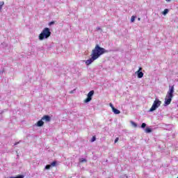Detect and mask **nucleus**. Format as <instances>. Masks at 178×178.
<instances>
[{
	"mask_svg": "<svg viewBox=\"0 0 178 178\" xmlns=\"http://www.w3.org/2000/svg\"><path fill=\"white\" fill-rule=\"evenodd\" d=\"M106 52H108V51L104 49V47H101L99 45L96 44L95 48L92 50L90 58L85 61L86 65L90 66L92 62L97 60L101 55H104V54H106Z\"/></svg>",
	"mask_w": 178,
	"mask_h": 178,
	"instance_id": "nucleus-1",
	"label": "nucleus"
},
{
	"mask_svg": "<svg viewBox=\"0 0 178 178\" xmlns=\"http://www.w3.org/2000/svg\"><path fill=\"white\" fill-rule=\"evenodd\" d=\"M175 92V86H172L170 87L169 90L167 92V95L165 98L164 106H168V105H170V102H172V98H173V93Z\"/></svg>",
	"mask_w": 178,
	"mask_h": 178,
	"instance_id": "nucleus-2",
	"label": "nucleus"
},
{
	"mask_svg": "<svg viewBox=\"0 0 178 178\" xmlns=\"http://www.w3.org/2000/svg\"><path fill=\"white\" fill-rule=\"evenodd\" d=\"M49 37H51V31L49 29V28H44L39 35V40L42 41V40H44V38H49Z\"/></svg>",
	"mask_w": 178,
	"mask_h": 178,
	"instance_id": "nucleus-3",
	"label": "nucleus"
},
{
	"mask_svg": "<svg viewBox=\"0 0 178 178\" xmlns=\"http://www.w3.org/2000/svg\"><path fill=\"white\" fill-rule=\"evenodd\" d=\"M161 104H162V102L156 99V100H154L152 107L149 109V111L154 112V111H156L157 108H159V106H161Z\"/></svg>",
	"mask_w": 178,
	"mask_h": 178,
	"instance_id": "nucleus-4",
	"label": "nucleus"
},
{
	"mask_svg": "<svg viewBox=\"0 0 178 178\" xmlns=\"http://www.w3.org/2000/svg\"><path fill=\"white\" fill-rule=\"evenodd\" d=\"M92 95H94V90H91L88 93V97L84 100L85 104H87L92 99Z\"/></svg>",
	"mask_w": 178,
	"mask_h": 178,
	"instance_id": "nucleus-5",
	"label": "nucleus"
},
{
	"mask_svg": "<svg viewBox=\"0 0 178 178\" xmlns=\"http://www.w3.org/2000/svg\"><path fill=\"white\" fill-rule=\"evenodd\" d=\"M110 106H111L113 112L115 115H119V113H120V111L118 110V108H115V106H113V104H112V103H110Z\"/></svg>",
	"mask_w": 178,
	"mask_h": 178,
	"instance_id": "nucleus-6",
	"label": "nucleus"
},
{
	"mask_svg": "<svg viewBox=\"0 0 178 178\" xmlns=\"http://www.w3.org/2000/svg\"><path fill=\"white\" fill-rule=\"evenodd\" d=\"M42 120H44V122H51V117H49V115H44L42 118Z\"/></svg>",
	"mask_w": 178,
	"mask_h": 178,
	"instance_id": "nucleus-7",
	"label": "nucleus"
},
{
	"mask_svg": "<svg viewBox=\"0 0 178 178\" xmlns=\"http://www.w3.org/2000/svg\"><path fill=\"white\" fill-rule=\"evenodd\" d=\"M136 73L138 74V79H142V77H144V73H143V72L137 71Z\"/></svg>",
	"mask_w": 178,
	"mask_h": 178,
	"instance_id": "nucleus-8",
	"label": "nucleus"
},
{
	"mask_svg": "<svg viewBox=\"0 0 178 178\" xmlns=\"http://www.w3.org/2000/svg\"><path fill=\"white\" fill-rule=\"evenodd\" d=\"M37 126L38 127H42V126H44V121H42V119L37 122Z\"/></svg>",
	"mask_w": 178,
	"mask_h": 178,
	"instance_id": "nucleus-9",
	"label": "nucleus"
},
{
	"mask_svg": "<svg viewBox=\"0 0 178 178\" xmlns=\"http://www.w3.org/2000/svg\"><path fill=\"white\" fill-rule=\"evenodd\" d=\"M168 13H169V10L168 8H165L163 11V15H164V16L165 15H168Z\"/></svg>",
	"mask_w": 178,
	"mask_h": 178,
	"instance_id": "nucleus-10",
	"label": "nucleus"
},
{
	"mask_svg": "<svg viewBox=\"0 0 178 178\" xmlns=\"http://www.w3.org/2000/svg\"><path fill=\"white\" fill-rule=\"evenodd\" d=\"M152 131V129H151V128L149 127H147L145 129V133H151Z\"/></svg>",
	"mask_w": 178,
	"mask_h": 178,
	"instance_id": "nucleus-11",
	"label": "nucleus"
},
{
	"mask_svg": "<svg viewBox=\"0 0 178 178\" xmlns=\"http://www.w3.org/2000/svg\"><path fill=\"white\" fill-rule=\"evenodd\" d=\"M134 20H136V16L133 15V16L131 17V23H134Z\"/></svg>",
	"mask_w": 178,
	"mask_h": 178,
	"instance_id": "nucleus-12",
	"label": "nucleus"
},
{
	"mask_svg": "<svg viewBox=\"0 0 178 178\" xmlns=\"http://www.w3.org/2000/svg\"><path fill=\"white\" fill-rule=\"evenodd\" d=\"M131 124H132V126H134V127H137V124L133 121H131Z\"/></svg>",
	"mask_w": 178,
	"mask_h": 178,
	"instance_id": "nucleus-13",
	"label": "nucleus"
},
{
	"mask_svg": "<svg viewBox=\"0 0 178 178\" xmlns=\"http://www.w3.org/2000/svg\"><path fill=\"white\" fill-rule=\"evenodd\" d=\"M97 140V138L95 136H92V139L90 140V143H94Z\"/></svg>",
	"mask_w": 178,
	"mask_h": 178,
	"instance_id": "nucleus-14",
	"label": "nucleus"
},
{
	"mask_svg": "<svg viewBox=\"0 0 178 178\" xmlns=\"http://www.w3.org/2000/svg\"><path fill=\"white\" fill-rule=\"evenodd\" d=\"M50 165H51V166H53V167L56 166V161H53V162L51 163Z\"/></svg>",
	"mask_w": 178,
	"mask_h": 178,
	"instance_id": "nucleus-15",
	"label": "nucleus"
},
{
	"mask_svg": "<svg viewBox=\"0 0 178 178\" xmlns=\"http://www.w3.org/2000/svg\"><path fill=\"white\" fill-rule=\"evenodd\" d=\"M12 178H24V175H18L17 177H12Z\"/></svg>",
	"mask_w": 178,
	"mask_h": 178,
	"instance_id": "nucleus-16",
	"label": "nucleus"
},
{
	"mask_svg": "<svg viewBox=\"0 0 178 178\" xmlns=\"http://www.w3.org/2000/svg\"><path fill=\"white\" fill-rule=\"evenodd\" d=\"M45 169H47V170L51 169V165H47L45 166Z\"/></svg>",
	"mask_w": 178,
	"mask_h": 178,
	"instance_id": "nucleus-17",
	"label": "nucleus"
},
{
	"mask_svg": "<svg viewBox=\"0 0 178 178\" xmlns=\"http://www.w3.org/2000/svg\"><path fill=\"white\" fill-rule=\"evenodd\" d=\"M147 126V124L143 123L141 125L142 129H145V127Z\"/></svg>",
	"mask_w": 178,
	"mask_h": 178,
	"instance_id": "nucleus-18",
	"label": "nucleus"
},
{
	"mask_svg": "<svg viewBox=\"0 0 178 178\" xmlns=\"http://www.w3.org/2000/svg\"><path fill=\"white\" fill-rule=\"evenodd\" d=\"M52 24H55V22L52 21L49 22V26H52Z\"/></svg>",
	"mask_w": 178,
	"mask_h": 178,
	"instance_id": "nucleus-19",
	"label": "nucleus"
},
{
	"mask_svg": "<svg viewBox=\"0 0 178 178\" xmlns=\"http://www.w3.org/2000/svg\"><path fill=\"white\" fill-rule=\"evenodd\" d=\"M4 3L3 1H0V6H3Z\"/></svg>",
	"mask_w": 178,
	"mask_h": 178,
	"instance_id": "nucleus-20",
	"label": "nucleus"
},
{
	"mask_svg": "<svg viewBox=\"0 0 178 178\" xmlns=\"http://www.w3.org/2000/svg\"><path fill=\"white\" fill-rule=\"evenodd\" d=\"M118 141H119V138H116L114 143L116 144V143H118Z\"/></svg>",
	"mask_w": 178,
	"mask_h": 178,
	"instance_id": "nucleus-21",
	"label": "nucleus"
},
{
	"mask_svg": "<svg viewBox=\"0 0 178 178\" xmlns=\"http://www.w3.org/2000/svg\"><path fill=\"white\" fill-rule=\"evenodd\" d=\"M81 162H87V160H86V159H81Z\"/></svg>",
	"mask_w": 178,
	"mask_h": 178,
	"instance_id": "nucleus-22",
	"label": "nucleus"
},
{
	"mask_svg": "<svg viewBox=\"0 0 178 178\" xmlns=\"http://www.w3.org/2000/svg\"><path fill=\"white\" fill-rule=\"evenodd\" d=\"M96 30H97V31L101 30V27H99V26L97 27V28H96Z\"/></svg>",
	"mask_w": 178,
	"mask_h": 178,
	"instance_id": "nucleus-23",
	"label": "nucleus"
},
{
	"mask_svg": "<svg viewBox=\"0 0 178 178\" xmlns=\"http://www.w3.org/2000/svg\"><path fill=\"white\" fill-rule=\"evenodd\" d=\"M141 70H143V68L140 67L139 70H138V72H141Z\"/></svg>",
	"mask_w": 178,
	"mask_h": 178,
	"instance_id": "nucleus-24",
	"label": "nucleus"
},
{
	"mask_svg": "<svg viewBox=\"0 0 178 178\" xmlns=\"http://www.w3.org/2000/svg\"><path fill=\"white\" fill-rule=\"evenodd\" d=\"M166 2H171L172 0H165Z\"/></svg>",
	"mask_w": 178,
	"mask_h": 178,
	"instance_id": "nucleus-25",
	"label": "nucleus"
},
{
	"mask_svg": "<svg viewBox=\"0 0 178 178\" xmlns=\"http://www.w3.org/2000/svg\"><path fill=\"white\" fill-rule=\"evenodd\" d=\"M18 143H15V145H17Z\"/></svg>",
	"mask_w": 178,
	"mask_h": 178,
	"instance_id": "nucleus-26",
	"label": "nucleus"
},
{
	"mask_svg": "<svg viewBox=\"0 0 178 178\" xmlns=\"http://www.w3.org/2000/svg\"><path fill=\"white\" fill-rule=\"evenodd\" d=\"M138 20H140V18H138Z\"/></svg>",
	"mask_w": 178,
	"mask_h": 178,
	"instance_id": "nucleus-27",
	"label": "nucleus"
}]
</instances>
